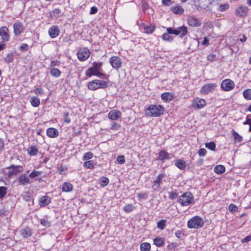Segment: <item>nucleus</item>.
<instances>
[{
    "label": "nucleus",
    "mask_w": 251,
    "mask_h": 251,
    "mask_svg": "<svg viewBox=\"0 0 251 251\" xmlns=\"http://www.w3.org/2000/svg\"><path fill=\"white\" fill-rule=\"evenodd\" d=\"M169 34L168 32L164 33L162 35V39L164 41L172 42L173 40V37Z\"/></svg>",
    "instance_id": "38"
},
{
    "label": "nucleus",
    "mask_w": 251,
    "mask_h": 251,
    "mask_svg": "<svg viewBox=\"0 0 251 251\" xmlns=\"http://www.w3.org/2000/svg\"><path fill=\"white\" fill-rule=\"evenodd\" d=\"M164 112V107L161 105H151L146 110V114L149 116L158 117Z\"/></svg>",
    "instance_id": "2"
},
{
    "label": "nucleus",
    "mask_w": 251,
    "mask_h": 251,
    "mask_svg": "<svg viewBox=\"0 0 251 251\" xmlns=\"http://www.w3.org/2000/svg\"><path fill=\"white\" fill-rule=\"evenodd\" d=\"M50 75L55 77H58L61 75V71L57 68H52L50 71Z\"/></svg>",
    "instance_id": "30"
},
{
    "label": "nucleus",
    "mask_w": 251,
    "mask_h": 251,
    "mask_svg": "<svg viewBox=\"0 0 251 251\" xmlns=\"http://www.w3.org/2000/svg\"><path fill=\"white\" fill-rule=\"evenodd\" d=\"M216 55L214 54H210L208 55L207 57V59L208 60L210 61H214L216 60Z\"/></svg>",
    "instance_id": "57"
},
{
    "label": "nucleus",
    "mask_w": 251,
    "mask_h": 251,
    "mask_svg": "<svg viewBox=\"0 0 251 251\" xmlns=\"http://www.w3.org/2000/svg\"><path fill=\"white\" fill-rule=\"evenodd\" d=\"M188 24L191 26H199L201 25V22L194 17H190L188 18Z\"/></svg>",
    "instance_id": "20"
},
{
    "label": "nucleus",
    "mask_w": 251,
    "mask_h": 251,
    "mask_svg": "<svg viewBox=\"0 0 251 251\" xmlns=\"http://www.w3.org/2000/svg\"><path fill=\"white\" fill-rule=\"evenodd\" d=\"M83 166L86 168L93 169L94 167V163L93 161H87L84 162Z\"/></svg>",
    "instance_id": "41"
},
{
    "label": "nucleus",
    "mask_w": 251,
    "mask_h": 251,
    "mask_svg": "<svg viewBox=\"0 0 251 251\" xmlns=\"http://www.w3.org/2000/svg\"><path fill=\"white\" fill-rule=\"evenodd\" d=\"M175 165L179 169H180L181 170H183V169H185V168L186 167L185 162L181 159L177 160L175 162Z\"/></svg>",
    "instance_id": "34"
},
{
    "label": "nucleus",
    "mask_w": 251,
    "mask_h": 251,
    "mask_svg": "<svg viewBox=\"0 0 251 251\" xmlns=\"http://www.w3.org/2000/svg\"><path fill=\"white\" fill-rule=\"evenodd\" d=\"M107 86L108 83L107 81L99 79H94L88 83V88L92 91H94L99 88L104 89Z\"/></svg>",
    "instance_id": "3"
},
{
    "label": "nucleus",
    "mask_w": 251,
    "mask_h": 251,
    "mask_svg": "<svg viewBox=\"0 0 251 251\" xmlns=\"http://www.w3.org/2000/svg\"><path fill=\"white\" fill-rule=\"evenodd\" d=\"M161 98L162 100L167 101L172 100L173 99V96L171 93L165 92L161 95Z\"/></svg>",
    "instance_id": "26"
},
{
    "label": "nucleus",
    "mask_w": 251,
    "mask_h": 251,
    "mask_svg": "<svg viewBox=\"0 0 251 251\" xmlns=\"http://www.w3.org/2000/svg\"><path fill=\"white\" fill-rule=\"evenodd\" d=\"M98 12V8L96 6H92L90 11V14L93 15Z\"/></svg>",
    "instance_id": "61"
},
{
    "label": "nucleus",
    "mask_w": 251,
    "mask_h": 251,
    "mask_svg": "<svg viewBox=\"0 0 251 251\" xmlns=\"http://www.w3.org/2000/svg\"><path fill=\"white\" fill-rule=\"evenodd\" d=\"M248 11V8L245 6H240L237 8L235 11V14L236 16H239L241 17L245 16Z\"/></svg>",
    "instance_id": "19"
},
{
    "label": "nucleus",
    "mask_w": 251,
    "mask_h": 251,
    "mask_svg": "<svg viewBox=\"0 0 251 251\" xmlns=\"http://www.w3.org/2000/svg\"><path fill=\"white\" fill-rule=\"evenodd\" d=\"M47 135L50 138H55L58 135V131L56 128L50 127L47 130Z\"/></svg>",
    "instance_id": "22"
},
{
    "label": "nucleus",
    "mask_w": 251,
    "mask_h": 251,
    "mask_svg": "<svg viewBox=\"0 0 251 251\" xmlns=\"http://www.w3.org/2000/svg\"><path fill=\"white\" fill-rule=\"evenodd\" d=\"M141 26L143 28L144 32L148 34L152 33L155 29V26L152 24L147 25L145 23H142Z\"/></svg>",
    "instance_id": "18"
},
{
    "label": "nucleus",
    "mask_w": 251,
    "mask_h": 251,
    "mask_svg": "<svg viewBox=\"0 0 251 251\" xmlns=\"http://www.w3.org/2000/svg\"><path fill=\"white\" fill-rule=\"evenodd\" d=\"M7 169L9 170L8 173V177H11L12 176L16 175L19 173L22 172L23 168L22 166L21 165L15 166L12 165L7 167Z\"/></svg>",
    "instance_id": "10"
},
{
    "label": "nucleus",
    "mask_w": 251,
    "mask_h": 251,
    "mask_svg": "<svg viewBox=\"0 0 251 251\" xmlns=\"http://www.w3.org/2000/svg\"><path fill=\"white\" fill-rule=\"evenodd\" d=\"M51 202L50 198L48 196H44L41 198L39 201V203L41 207H44L48 205Z\"/></svg>",
    "instance_id": "21"
},
{
    "label": "nucleus",
    "mask_w": 251,
    "mask_h": 251,
    "mask_svg": "<svg viewBox=\"0 0 251 251\" xmlns=\"http://www.w3.org/2000/svg\"><path fill=\"white\" fill-rule=\"evenodd\" d=\"M49 35L51 38L57 37L60 33V29L57 25H52L49 29Z\"/></svg>",
    "instance_id": "14"
},
{
    "label": "nucleus",
    "mask_w": 251,
    "mask_h": 251,
    "mask_svg": "<svg viewBox=\"0 0 251 251\" xmlns=\"http://www.w3.org/2000/svg\"><path fill=\"white\" fill-rule=\"evenodd\" d=\"M232 135L234 139L239 142H241L242 141V137L234 130L232 131Z\"/></svg>",
    "instance_id": "45"
},
{
    "label": "nucleus",
    "mask_w": 251,
    "mask_h": 251,
    "mask_svg": "<svg viewBox=\"0 0 251 251\" xmlns=\"http://www.w3.org/2000/svg\"><path fill=\"white\" fill-rule=\"evenodd\" d=\"M193 200V194L190 192H187L180 197L178 201L181 205L188 206L192 203Z\"/></svg>",
    "instance_id": "5"
},
{
    "label": "nucleus",
    "mask_w": 251,
    "mask_h": 251,
    "mask_svg": "<svg viewBox=\"0 0 251 251\" xmlns=\"http://www.w3.org/2000/svg\"><path fill=\"white\" fill-rule=\"evenodd\" d=\"M60 13L61 10L59 8H55L52 11L50 12V14L51 17L57 18L59 17Z\"/></svg>",
    "instance_id": "37"
},
{
    "label": "nucleus",
    "mask_w": 251,
    "mask_h": 251,
    "mask_svg": "<svg viewBox=\"0 0 251 251\" xmlns=\"http://www.w3.org/2000/svg\"><path fill=\"white\" fill-rule=\"evenodd\" d=\"M177 195L176 193L172 192L169 194V198L171 200H174L176 198Z\"/></svg>",
    "instance_id": "62"
},
{
    "label": "nucleus",
    "mask_w": 251,
    "mask_h": 251,
    "mask_svg": "<svg viewBox=\"0 0 251 251\" xmlns=\"http://www.w3.org/2000/svg\"><path fill=\"white\" fill-rule=\"evenodd\" d=\"M151 249V244L149 243L144 242L141 244L140 250L141 251H150Z\"/></svg>",
    "instance_id": "33"
},
{
    "label": "nucleus",
    "mask_w": 251,
    "mask_h": 251,
    "mask_svg": "<svg viewBox=\"0 0 251 251\" xmlns=\"http://www.w3.org/2000/svg\"><path fill=\"white\" fill-rule=\"evenodd\" d=\"M6 193V188L4 186L0 187V199L3 198Z\"/></svg>",
    "instance_id": "48"
},
{
    "label": "nucleus",
    "mask_w": 251,
    "mask_h": 251,
    "mask_svg": "<svg viewBox=\"0 0 251 251\" xmlns=\"http://www.w3.org/2000/svg\"><path fill=\"white\" fill-rule=\"evenodd\" d=\"M34 93L36 95H42L44 94V90L41 87L37 88L34 90Z\"/></svg>",
    "instance_id": "54"
},
{
    "label": "nucleus",
    "mask_w": 251,
    "mask_h": 251,
    "mask_svg": "<svg viewBox=\"0 0 251 251\" xmlns=\"http://www.w3.org/2000/svg\"><path fill=\"white\" fill-rule=\"evenodd\" d=\"M21 235L23 238H27L30 236L32 234L31 230L29 227H25L20 230Z\"/></svg>",
    "instance_id": "25"
},
{
    "label": "nucleus",
    "mask_w": 251,
    "mask_h": 251,
    "mask_svg": "<svg viewBox=\"0 0 251 251\" xmlns=\"http://www.w3.org/2000/svg\"><path fill=\"white\" fill-rule=\"evenodd\" d=\"M121 116V112L116 110H111L108 114V118L114 121L118 120Z\"/></svg>",
    "instance_id": "17"
},
{
    "label": "nucleus",
    "mask_w": 251,
    "mask_h": 251,
    "mask_svg": "<svg viewBox=\"0 0 251 251\" xmlns=\"http://www.w3.org/2000/svg\"><path fill=\"white\" fill-rule=\"evenodd\" d=\"M160 184L153 182L152 188L154 191H159L160 190Z\"/></svg>",
    "instance_id": "58"
},
{
    "label": "nucleus",
    "mask_w": 251,
    "mask_h": 251,
    "mask_svg": "<svg viewBox=\"0 0 251 251\" xmlns=\"http://www.w3.org/2000/svg\"><path fill=\"white\" fill-rule=\"evenodd\" d=\"M205 147L208 149L214 151L215 150L216 145L214 142H210L209 143H205Z\"/></svg>",
    "instance_id": "40"
},
{
    "label": "nucleus",
    "mask_w": 251,
    "mask_h": 251,
    "mask_svg": "<svg viewBox=\"0 0 251 251\" xmlns=\"http://www.w3.org/2000/svg\"><path fill=\"white\" fill-rule=\"evenodd\" d=\"M166 221L162 220L157 223V227L160 229L164 228Z\"/></svg>",
    "instance_id": "50"
},
{
    "label": "nucleus",
    "mask_w": 251,
    "mask_h": 251,
    "mask_svg": "<svg viewBox=\"0 0 251 251\" xmlns=\"http://www.w3.org/2000/svg\"><path fill=\"white\" fill-rule=\"evenodd\" d=\"M42 174V171H37L34 170L29 175L30 178H34L37 176L41 175Z\"/></svg>",
    "instance_id": "42"
},
{
    "label": "nucleus",
    "mask_w": 251,
    "mask_h": 251,
    "mask_svg": "<svg viewBox=\"0 0 251 251\" xmlns=\"http://www.w3.org/2000/svg\"><path fill=\"white\" fill-rule=\"evenodd\" d=\"M142 8L143 10L145 11L149 8V6L145 2H143L141 5Z\"/></svg>",
    "instance_id": "64"
},
{
    "label": "nucleus",
    "mask_w": 251,
    "mask_h": 251,
    "mask_svg": "<svg viewBox=\"0 0 251 251\" xmlns=\"http://www.w3.org/2000/svg\"><path fill=\"white\" fill-rule=\"evenodd\" d=\"M206 153V150L205 149H201L198 151L199 155L200 156H204L205 155Z\"/></svg>",
    "instance_id": "59"
},
{
    "label": "nucleus",
    "mask_w": 251,
    "mask_h": 251,
    "mask_svg": "<svg viewBox=\"0 0 251 251\" xmlns=\"http://www.w3.org/2000/svg\"><path fill=\"white\" fill-rule=\"evenodd\" d=\"M235 84L233 81L229 79H226L222 81L221 87L223 90L229 91L233 89Z\"/></svg>",
    "instance_id": "9"
},
{
    "label": "nucleus",
    "mask_w": 251,
    "mask_h": 251,
    "mask_svg": "<svg viewBox=\"0 0 251 251\" xmlns=\"http://www.w3.org/2000/svg\"><path fill=\"white\" fill-rule=\"evenodd\" d=\"M93 66L89 68L85 72V75L88 77L96 75L101 77L102 78L107 79L108 75L100 72L101 70L102 62H94L92 63Z\"/></svg>",
    "instance_id": "1"
},
{
    "label": "nucleus",
    "mask_w": 251,
    "mask_h": 251,
    "mask_svg": "<svg viewBox=\"0 0 251 251\" xmlns=\"http://www.w3.org/2000/svg\"><path fill=\"white\" fill-rule=\"evenodd\" d=\"M28 154L32 156L37 155L38 153V149L34 146H30L27 149Z\"/></svg>",
    "instance_id": "32"
},
{
    "label": "nucleus",
    "mask_w": 251,
    "mask_h": 251,
    "mask_svg": "<svg viewBox=\"0 0 251 251\" xmlns=\"http://www.w3.org/2000/svg\"><path fill=\"white\" fill-rule=\"evenodd\" d=\"M109 183V179L107 177L103 176L100 180V184L103 187L107 186Z\"/></svg>",
    "instance_id": "39"
},
{
    "label": "nucleus",
    "mask_w": 251,
    "mask_h": 251,
    "mask_svg": "<svg viewBox=\"0 0 251 251\" xmlns=\"http://www.w3.org/2000/svg\"><path fill=\"white\" fill-rule=\"evenodd\" d=\"M90 51L87 48L80 49L77 53V58L80 61L86 60L90 56Z\"/></svg>",
    "instance_id": "7"
},
{
    "label": "nucleus",
    "mask_w": 251,
    "mask_h": 251,
    "mask_svg": "<svg viewBox=\"0 0 251 251\" xmlns=\"http://www.w3.org/2000/svg\"><path fill=\"white\" fill-rule=\"evenodd\" d=\"M60 64V62L59 61L55 60V61H52L50 63V67H54L55 66H59Z\"/></svg>",
    "instance_id": "63"
},
{
    "label": "nucleus",
    "mask_w": 251,
    "mask_h": 251,
    "mask_svg": "<svg viewBox=\"0 0 251 251\" xmlns=\"http://www.w3.org/2000/svg\"><path fill=\"white\" fill-rule=\"evenodd\" d=\"M19 49L21 51H27L29 49L28 45L25 43H23L20 47Z\"/></svg>",
    "instance_id": "56"
},
{
    "label": "nucleus",
    "mask_w": 251,
    "mask_h": 251,
    "mask_svg": "<svg viewBox=\"0 0 251 251\" xmlns=\"http://www.w3.org/2000/svg\"><path fill=\"white\" fill-rule=\"evenodd\" d=\"M117 161L118 164H123L125 162V158L124 155L118 156L117 158Z\"/></svg>",
    "instance_id": "51"
},
{
    "label": "nucleus",
    "mask_w": 251,
    "mask_h": 251,
    "mask_svg": "<svg viewBox=\"0 0 251 251\" xmlns=\"http://www.w3.org/2000/svg\"><path fill=\"white\" fill-rule=\"evenodd\" d=\"M109 63L113 68L118 69L121 67L122 62L119 57L113 56L110 58Z\"/></svg>",
    "instance_id": "11"
},
{
    "label": "nucleus",
    "mask_w": 251,
    "mask_h": 251,
    "mask_svg": "<svg viewBox=\"0 0 251 251\" xmlns=\"http://www.w3.org/2000/svg\"><path fill=\"white\" fill-rule=\"evenodd\" d=\"M24 30V26L22 23L17 22L13 25V30L15 35H20Z\"/></svg>",
    "instance_id": "15"
},
{
    "label": "nucleus",
    "mask_w": 251,
    "mask_h": 251,
    "mask_svg": "<svg viewBox=\"0 0 251 251\" xmlns=\"http://www.w3.org/2000/svg\"><path fill=\"white\" fill-rule=\"evenodd\" d=\"M243 96L247 100H251V89H248L243 92Z\"/></svg>",
    "instance_id": "35"
},
{
    "label": "nucleus",
    "mask_w": 251,
    "mask_h": 251,
    "mask_svg": "<svg viewBox=\"0 0 251 251\" xmlns=\"http://www.w3.org/2000/svg\"><path fill=\"white\" fill-rule=\"evenodd\" d=\"M225 170V167L222 165H218L214 167V172L217 174H222Z\"/></svg>",
    "instance_id": "29"
},
{
    "label": "nucleus",
    "mask_w": 251,
    "mask_h": 251,
    "mask_svg": "<svg viewBox=\"0 0 251 251\" xmlns=\"http://www.w3.org/2000/svg\"><path fill=\"white\" fill-rule=\"evenodd\" d=\"M24 200L26 201H29L31 200V197L28 194H25L23 196Z\"/></svg>",
    "instance_id": "60"
},
{
    "label": "nucleus",
    "mask_w": 251,
    "mask_h": 251,
    "mask_svg": "<svg viewBox=\"0 0 251 251\" xmlns=\"http://www.w3.org/2000/svg\"><path fill=\"white\" fill-rule=\"evenodd\" d=\"M137 196L139 198L141 199H147L148 194L147 192H142L138 194Z\"/></svg>",
    "instance_id": "47"
},
{
    "label": "nucleus",
    "mask_w": 251,
    "mask_h": 251,
    "mask_svg": "<svg viewBox=\"0 0 251 251\" xmlns=\"http://www.w3.org/2000/svg\"><path fill=\"white\" fill-rule=\"evenodd\" d=\"M40 223L43 226L45 227H49L50 225V222L45 218L41 219L40 220Z\"/></svg>",
    "instance_id": "43"
},
{
    "label": "nucleus",
    "mask_w": 251,
    "mask_h": 251,
    "mask_svg": "<svg viewBox=\"0 0 251 251\" xmlns=\"http://www.w3.org/2000/svg\"><path fill=\"white\" fill-rule=\"evenodd\" d=\"M154 244L157 247H162L164 245V239L163 238L156 237L153 240Z\"/></svg>",
    "instance_id": "31"
},
{
    "label": "nucleus",
    "mask_w": 251,
    "mask_h": 251,
    "mask_svg": "<svg viewBox=\"0 0 251 251\" xmlns=\"http://www.w3.org/2000/svg\"><path fill=\"white\" fill-rule=\"evenodd\" d=\"M134 208L135 207L132 204H128L123 208V210L127 213H129L132 211Z\"/></svg>",
    "instance_id": "36"
},
{
    "label": "nucleus",
    "mask_w": 251,
    "mask_h": 251,
    "mask_svg": "<svg viewBox=\"0 0 251 251\" xmlns=\"http://www.w3.org/2000/svg\"><path fill=\"white\" fill-rule=\"evenodd\" d=\"M229 8L228 4H221L219 6V10L220 11H224Z\"/></svg>",
    "instance_id": "55"
},
{
    "label": "nucleus",
    "mask_w": 251,
    "mask_h": 251,
    "mask_svg": "<svg viewBox=\"0 0 251 251\" xmlns=\"http://www.w3.org/2000/svg\"><path fill=\"white\" fill-rule=\"evenodd\" d=\"M8 32L9 30L7 27L2 26L0 28V35L3 42H8L9 40L10 36Z\"/></svg>",
    "instance_id": "12"
},
{
    "label": "nucleus",
    "mask_w": 251,
    "mask_h": 251,
    "mask_svg": "<svg viewBox=\"0 0 251 251\" xmlns=\"http://www.w3.org/2000/svg\"><path fill=\"white\" fill-rule=\"evenodd\" d=\"M170 158V154L166 152L165 151L161 150L159 153V155L157 158V160H160L164 161L165 159H169Z\"/></svg>",
    "instance_id": "23"
},
{
    "label": "nucleus",
    "mask_w": 251,
    "mask_h": 251,
    "mask_svg": "<svg viewBox=\"0 0 251 251\" xmlns=\"http://www.w3.org/2000/svg\"><path fill=\"white\" fill-rule=\"evenodd\" d=\"M171 9L173 12L176 14H182L184 12L182 7L180 5L172 7Z\"/></svg>",
    "instance_id": "28"
},
{
    "label": "nucleus",
    "mask_w": 251,
    "mask_h": 251,
    "mask_svg": "<svg viewBox=\"0 0 251 251\" xmlns=\"http://www.w3.org/2000/svg\"><path fill=\"white\" fill-rule=\"evenodd\" d=\"M205 104L206 102L205 100L199 98H197L196 100H194L192 103L193 107L197 108V109H201Z\"/></svg>",
    "instance_id": "16"
},
{
    "label": "nucleus",
    "mask_w": 251,
    "mask_h": 251,
    "mask_svg": "<svg viewBox=\"0 0 251 251\" xmlns=\"http://www.w3.org/2000/svg\"><path fill=\"white\" fill-rule=\"evenodd\" d=\"M229 211L234 212L237 211L238 208L237 206L234 204H230L228 206Z\"/></svg>",
    "instance_id": "53"
},
{
    "label": "nucleus",
    "mask_w": 251,
    "mask_h": 251,
    "mask_svg": "<svg viewBox=\"0 0 251 251\" xmlns=\"http://www.w3.org/2000/svg\"><path fill=\"white\" fill-rule=\"evenodd\" d=\"M167 31L169 34L178 35L180 34L181 38H183L187 33V28L185 26H181L176 29H173L172 27L167 28Z\"/></svg>",
    "instance_id": "6"
},
{
    "label": "nucleus",
    "mask_w": 251,
    "mask_h": 251,
    "mask_svg": "<svg viewBox=\"0 0 251 251\" xmlns=\"http://www.w3.org/2000/svg\"><path fill=\"white\" fill-rule=\"evenodd\" d=\"M164 177L163 174H159L156 177V179L154 181V182L158 183L159 184H161L162 180L163 178Z\"/></svg>",
    "instance_id": "52"
},
{
    "label": "nucleus",
    "mask_w": 251,
    "mask_h": 251,
    "mask_svg": "<svg viewBox=\"0 0 251 251\" xmlns=\"http://www.w3.org/2000/svg\"><path fill=\"white\" fill-rule=\"evenodd\" d=\"M93 156V154L91 152H87L84 153L83 156V160H87L91 159Z\"/></svg>",
    "instance_id": "44"
},
{
    "label": "nucleus",
    "mask_w": 251,
    "mask_h": 251,
    "mask_svg": "<svg viewBox=\"0 0 251 251\" xmlns=\"http://www.w3.org/2000/svg\"><path fill=\"white\" fill-rule=\"evenodd\" d=\"M204 225V222L199 216H194L187 222V226L189 228H199Z\"/></svg>",
    "instance_id": "4"
},
{
    "label": "nucleus",
    "mask_w": 251,
    "mask_h": 251,
    "mask_svg": "<svg viewBox=\"0 0 251 251\" xmlns=\"http://www.w3.org/2000/svg\"><path fill=\"white\" fill-rule=\"evenodd\" d=\"M30 102L33 107H38L40 104L39 98L36 96L32 97L30 99Z\"/></svg>",
    "instance_id": "27"
},
{
    "label": "nucleus",
    "mask_w": 251,
    "mask_h": 251,
    "mask_svg": "<svg viewBox=\"0 0 251 251\" xmlns=\"http://www.w3.org/2000/svg\"><path fill=\"white\" fill-rule=\"evenodd\" d=\"M120 127L121 126L119 124L116 122H113L111 125L110 129L113 130H118L120 128Z\"/></svg>",
    "instance_id": "49"
},
{
    "label": "nucleus",
    "mask_w": 251,
    "mask_h": 251,
    "mask_svg": "<svg viewBox=\"0 0 251 251\" xmlns=\"http://www.w3.org/2000/svg\"><path fill=\"white\" fill-rule=\"evenodd\" d=\"M217 85L216 83H207L204 85L200 90V93L202 95H206L213 91Z\"/></svg>",
    "instance_id": "8"
},
{
    "label": "nucleus",
    "mask_w": 251,
    "mask_h": 251,
    "mask_svg": "<svg viewBox=\"0 0 251 251\" xmlns=\"http://www.w3.org/2000/svg\"><path fill=\"white\" fill-rule=\"evenodd\" d=\"M29 177H30L27 176L25 174H23L19 176L18 178L19 185L25 186L30 184L31 182Z\"/></svg>",
    "instance_id": "13"
},
{
    "label": "nucleus",
    "mask_w": 251,
    "mask_h": 251,
    "mask_svg": "<svg viewBox=\"0 0 251 251\" xmlns=\"http://www.w3.org/2000/svg\"><path fill=\"white\" fill-rule=\"evenodd\" d=\"M73 185L68 182H65L62 185V190L64 192H70L73 190Z\"/></svg>",
    "instance_id": "24"
},
{
    "label": "nucleus",
    "mask_w": 251,
    "mask_h": 251,
    "mask_svg": "<svg viewBox=\"0 0 251 251\" xmlns=\"http://www.w3.org/2000/svg\"><path fill=\"white\" fill-rule=\"evenodd\" d=\"M13 60V54L12 53H9L7 55L5 58V61L7 63H9Z\"/></svg>",
    "instance_id": "46"
}]
</instances>
